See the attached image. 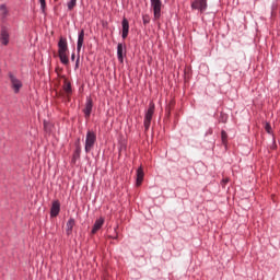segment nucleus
Segmentation results:
<instances>
[{"label":"nucleus","instance_id":"obj_25","mask_svg":"<svg viewBox=\"0 0 280 280\" xmlns=\"http://www.w3.org/2000/svg\"><path fill=\"white\" fill-rule=\"evenodd\" d=\"M222 183L223 185H226V183H229V179H223Z\"/></svg>","mask_w":280,"mask_h":280},{"label":"nucleus","instance_id":"obj_8","mask_svg":"<svg viewBox=\"0 0 280 280\" xmlns=\"http://www.w3.org/2000/svg\"><path fill=\"white\" fill-rule=\"evenodd\" d=\"M192 10H200L201 12H205L207 10V0H195L191 3Z\"/></svg>","mask_w":280,"mask_h":280},{"label":"nucleus","instance_id":"obj_14","mask_svg":"<svg viewBox=\"0 0 280 280\" xmlns=\"http://www.w3.org/2000/svg\"><path fill=\"white\" fill-rule=\"evenodd\" d=\"M104 226V218H100L98 220L95 221L94 226L92 229V234L95 235L100 229Z\"/></svg>","mask_w":280,"mask_h":280},{"label":"nucleus","instance_id":"obj_2","mask_svg":"<svg viewBox=\"0 0 280 280\" xmlns=\"http://www.w3.org/2000/svg\"><path fill=\"white\" fill-rule=\"evenodd\" d=\"M97 141V136L95 135L94 131L89 130L86 132L85 137V152L89 154L93 148H95V142Z\"/></svg>","mask_w":280,"mask_h":280},{"label":"nucleus","instance_id":"obj_12","mask_svg":"<svg viewBox=\"0 0 280 280\" xmlns=\"http://www.w3.org/2000/svg\"><path fill=\"white\" fill-rule=\"evenodd\" d=\"M83 45H84V30H82L79 33L78 43H77V51H78V54H80V51L82 50V46Z\"/></svg>","mask_w":280,"mask_h":280},{"label":"nucleus","instance_id":"obj_24","mask_svg":"<svg viewBox=\"0 0 280 280\" xmlns=\"http://www.w3.org/2000/svg\"><path fill=\"white\" fill-rule=\"evenodd\" d=\"M143 23H144V25H145V24L150 23V20L144 16V18H143Z\"/></svg>","mask_w":280,"mask_h":280},{"label":"nucleus","instance_id":"obj_22","mask_svg":"<svg viewBox=\"0 0 280 280\" xmlns=\"http://www.w3.org/2000/svg\"><path fill=\"white\" fill-rule=\"evenodd\" d=\"M39 3L42 12H45V9L47 8V2L45 0H39Z\"/></svg>","mask_w":280,"mask_h":280},{"label":"nucleus","instance_id":"obj_26","mask_svg":"<svg viewBox=\"0 0 280 280\" xmlns=\"http://www.w3.org/2000/svg\"><path fill=\"white\" fill-rule=\"evenodd\" d=\"M71 60H75V54H72Z\"/></svg>","mask_w":280,"mask_h":280},{"label":"nucleus","instance_id":"obj_6","mask_svg":"<svg viewBox=\"0 0 280 280\" xmlns=\"http://www.w3.org/2000/svg\"><path fill=\"white\" fill-rule=\"evenodd\" d=\"M151 7L153 9L154 19H161V8H163V2H161V0H151Z\"/></svg>","mask_w":280,"mask_h":280},{"label":"nucleus","instance_id":"obj_11","mask_svg":"<svg viewBox=\"0 0 280 280\" xmlns=\"http://www.w3.org/2000/svg\"><path fill=\"white\" fill-rule=\"evenodd\" d=\"M143 176H145V174L143 173V167L140 166L137 170V179H136L137 187H141V183H143Z\"/></svg>","mask_w":280,"mask_h":280},{"label":"nucleus","instance_id":"obj_16","mask_svg":"<svg viewBox=\"0 0 280 280\" xmlns=\"http://www.w3.org/2000/svg\"><path fill=\"white\" fill-rule=\"evenodd\" d=\"M66 226H67V235H71V232L73 231V226H75V220L69 219Z\"/></svg>","mask_w":280,"mask_h":280},{"label":"nucleus","instance_id":"obj_21","mask_svg":"<svg viewBox=\"0 0 280 280\" xmlns=\"http://www.w3.org/2000/svg\"><path fill=\"white\" fill-rule=\"evenodd\" d=\"M44 130L46 132H51V124L44 121Z\"/></svg>","mask_w":280,"mask_h":280},{"label":"nucleus","instance_id":"obj_17","mask_svg":"<svg viewBox=\"0 0 280 280\" xmlns=\"http://www.w3.org/2000/svg\"><path fill=\"white\" fill-rule=\"evenodd\" d=\"M0 12H1L2 19H5V16H8V7H5V4H1Z\"/></svg>","mask_w":280,"mask_h":280},{"label":"nucleus","instance_id":"obj_1","mask_svg":"<svg viewBox=\"0 0 280 280\" xmlns=\"http://www.w3.org/2000/svg\"><path fill=\"white\" fill-rule=\"evenodd\" d=\"M67 51H69L67 38L60 37L58 43V54L62 65H69V57H67Z\"/></svg>","mask_w":280,"mask_h":280},{"label":"nucleus","instance_id":"obj_7","mask_svg":"<svg viewBox=\"0 0 280 280\" xmlns=\"http://www.w3.org/2000/svg\"><path fill=\"white\" fill-rule=\"evenodd\" d=\"M0 43L1 45H4V46L10 45V33L8 32V28L4 26L1 27Z\"/></svg>","mask_w":280,"mask_h":280},{"label":"nucleus","instance_id":"obj_18","mask_svg":"<svg viewBox=\"0 0 280 280\" xmlns=\"http://www.w3.org/2000/svg\"><path fill=\"white\" fill-rule=\"evenodd\" d=\"M221 139H222L223 145H226V141L229 139V135L226 133V131L224 130L221 131Z\"/></svg>","mask_w":280,"mask_h":280},{"label":"nucleus","instance_id":"obj_9","mask_svg":"<svg viewBox=\"0 0 280 280\" xmlns=\"http://www.w3.org/2000/svg\"><path fill=\"white\" fill-rule=\"evenodd\" d=\"M92 112H93V98L88 97L85 103V108L83 109L85 119H89V117H91Z\"/></svg>","mask_w":280,"mask_h":280},{"label":"nucleus","instance_id":"obj_23","mask_svg":"<svg viewBox=\"0 0 280 280\" xmlns=\"http://www.w3.org/2000/svg\"><path fill=\"white\" fill-rule=\"evenodd\" d=\"M265 130H266V132H268V135H270L272 132V127L270 126V124L267 122L265 125Z\"/></svg>","mask_w":280,"mask_h":280},{"label":"nucleus","instance_id":"obj_20","mask_svg":"<svg viewBox=\"0 0 280 280\" xmlns=\"http://www.w3.org/2000/svg\"><path fill=\"white\" fill-rule=\"evenodd\" d=\"M81 152H82V148L80 147V140H78L74 156L80 158V153H81Z\"/></svg>","mask_w":280,"mask_h":280},{"label":"nucleus","instance_id":"obj_10","mask_svg":"<svg viewBox=\"0 0 280 280\" xmlns=\"http://www.w3.org/2000/svg\"><path fill=\"white\" fill-rule=\"evenodd\" d=\"M122 38H128V32H130V24L128 23V20L126 18L122 19Z\"/></svg>","mask_w":280,"mask_h":280},{"label":"nucleus","instance_id":"obj_15","mask_svg":"<svg viewBox=\"0 0 280 280\" xmlns=\"http://www.w3.org/2000/svg\"><path fill=\"white\" fill-rule=\"evenodd\" d=\"M117 56H118L119 62H124V44L117 45Z\"/></svg>","mask_w":280,"mask_h":280},{"label":"nucleus","instance_id":"obj_5","mask_svg":"<svg viewBox=\"0 0 280 280\" xmlns=\"http://www.w3.org/2000/svg\"><path fill=\"white\" fill-rule=\"evenodd\" d=\"M62 91V97H65L67 102H71V94L73 91L71 90V82H69L67 79L63 80Z\"/></svg>","mask_w":280,"mask_h":280},{"label":"nucleus","instance_id":"obj_13","mask_svg":"<svg viewBox=\"0 0 280 280\" xmlns=\"http://www.w3.org/2000/svg\"><path fill=\"white\" fill-rule=\"evenodd\" d=\"M58 213H60V202L55 201L50 209V215H51V218H56L58 215Z\"/></svg>","mask_w":280,"mask_h":280},{"label":"nucleus","instance_id":"obj_19","mask_svg":"<svg viewBox=\"0 0 280 280\" xmlns=\"http://www.w3.org/2000/svg\"><path fill=\"white\" fill-rule=\"evenodd\" d=\"M77 3H78V0H70L68 2V10H73V8H75Z\"/></svg>","mask_w":280,"mask_h":280},{"label":"nucleus","instance_id":"obj_3","mask_svg":"<svg viewBox=\"0 0 280 280\" xmlns=\"http://www.w3.org/2000/svg\"><path fill=\"white\" fill-rule=\"evenodd\" d=\"M8 77L11 82V89H12L13 93H15V94L21 93V89H23V82H21V80H19L16 78V75H14V73H12V72H9Z\"/></svg>","mask_w":280,"mask_h":280},{"label":"nucleus","instance_id":"obj_4","mask_svg":"<svg viewBox=\"0 0 280 280\" xmlns=\"http://www.w3.org/2000/svg\"><path fill=\"white\" fill-rule=\"evenodd\" d=\"M154 115V103H150L149 109L145 113L144 116V130L148 132L150 130V125L152 124V117Z\"/></svg>","mask_w":280,"mask_h":280}]
</instances>
